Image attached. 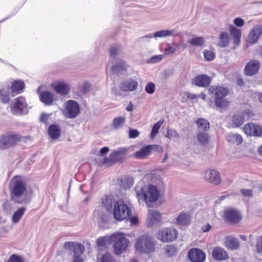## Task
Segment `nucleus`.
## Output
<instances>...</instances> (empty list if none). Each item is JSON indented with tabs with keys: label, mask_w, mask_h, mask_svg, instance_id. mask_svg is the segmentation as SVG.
<instances>
[{
	"label": "nucleus",
	"mask_w": 262,
	"mask_h": 262,
	"mask_svg": "<svg viewBox=\"0 0 262 262\" xmlns=\"http://www.w3.org/2000/svg\"><path fill=\"white\" fill-rule=\"evenodd\" d=\"M255 249L257 252H262V235L257 238Z\"/></svg>",
	"instance_id": "obj_53"
},
{
	"label": "nucleus",
	"mask_w": 262,
	"mask_h": 262,
	"mask_svg": "<svg viewBox=\"0 0 262 262\" xmlns=\"http://www.w3.org/2000/svg\"><path fill=\"white\" fill-rule=\"evenodd\" d=\"M66 109L63 112L64 116L67 118L73 119L76 117L79 114L80 107L75 101L70 100L66 102Z\"/></svg>",
	"instance_id": "obj_10"
},
{
	"label": "nucleus",
	"mask_w": 262,
	"mask_h": 262,
	"mask_svg": "<svg viewBox=\"0 0 262 262\" xmlns=\"http://www.w3.org/2000/svg\"><path fill=\"white\" fill-rule=\"evenodd\" d=\"M121 54V47L119 45L112 46L110 49V55L111 60L110 61H114L118 59Z\"/></svg>",
	"instance_id": "obj_28"
},
{
	"label": "nucleus",
	"mask_w": 262,
	"mask_h": 262,
	"mask_svg": "<svg viewBox=\"0 0 262 262\" xmlns=\"http://www.w3.org/2000/svg\"><path fill=\"white\" fill-rule=\"evenodd\" d=\"M260 67L259 62L253 60L248 62L244 69L245 73L247 76H253L258 71Z\"/></svg>",
	"instance_id": "obj_20"
},
{
	"label": "nucleus",
	"mask_w": 262,
	"mask_h": 262,
	"mask_svg": "<svg viewBox=\"0 0 262 262\" xmlns=\"http://www.w3.org/2000/svg\"><path fill=\"white\" fill-rule=\"evenodd\" d=\"M188 257L192 262H202L205 259V253L197 248L191 249L188 253Z\"/></svg>",
	"instance_id": "obj_18"
},
{
	"label": "nucleus",
	"mask_w": 262,
	"mask_h": 262,
	"mask_svg": "<svg viewBox=\"0 0 262 262\" xmlns=\"http://www.w3.org/2000/svg\"><path fill=\"white\" fill-rule=\"evenodd\" d=\"M253 136H262V127L259 125L254 124Z\"/></svg>",
	"instance_id": "obj_52"
},
{
	"label": "nucleus",
	"mask_w": 262,
	"mask_h": 262,
	"mask_svg": "<svg viewBox=\"0 0 262 262\" xmlns=\"http://www.w3.org/2000/svg\"><path fill=\"white\" fill-rule=\"evenodd\" d=\"M210 94L214 97V103L216 107H225L228 101L225 98L229 93L228 89L221 86H211L208 89Z\"/></svg>",
	"instance_id": "obj_3"
},
{
	"label": "nucleus",
	"mask_w": 262,
	"mask_h": 262,
	"mask_svg": "<svg viewBox=\"0 0 262 262\" xmlns=\"http://www.w3.org/2000/svg\"><path fill=\"white\" fill-rule=\"evenodd\" d=\"M240 192L245 197L252 198L253 196L252 190L251 189H242Z\"/></svg>",
	"instance_id": "obj_55"
},
{
	"label": "nucleus",
	"mask_w": 262,
	"mask_h": 262,
	"mask_svg": "<svg viewBox=\"0 0 262 262\" xmlns=\"http://www.w3.org/2000/svg\"><path fill=\"white\" fill-rule=\"evenodd\" d=\"M126 149L121 148L114 151L108 158L103 159L102 163L107 165H111L116 162L121 161L124 159L126 156Z\"/></svg>",
	"instance_id": "obj_9"
},
{
	"label": "nucleus",
	"mask_w": 262,
	"mask_h": 262,
	"mask_svg": "<svg viewBox=\"0 0 262 262\" xmlns=\"http://www.w3.org/2000/svg\"><path fill=\"white\" fill-rule=\"evenodd\" d=\"M262 35V25H256L250 31L246 41L249 45L255 43Z\"/></svg>",
	"instance_id": "obj_11"
},
{
	"label": "nucleus",
	"mask_w": 262,
	"mask_h": 262,
	"mask_svg": "<svg viewBox=\"0 0 262 262\" xmlns=\"http://www.w3.org/2000/svg\"><path fill=\"white\" fill-rule=\"evenodd\" d=\"M162 221L161 214L156 210H149L147 217V224L148 227H152Z\"/></svg>",
	"instance_id": "obj_16"
},
{
	"label": "nucleus",
	"mask_w": 262,
	"mask_h": 262,
	"mask_svg": "<svg viewBox=\"0 0 262 262\" xmlns=\"http://www.w3.org/2000/svg\"><path fill=\"white\" fill-rule=\"evenodd\" d=\"M196 137L198 142L201 144L205 145L208 143L209 136L206 132L199 131Z\"/></svg>",
	"instance_id": "obj_38"
},
{
	"label": "nucleus",
	"mask_w": 262,
	"mask_h": 262,
	"mask_svg": "<svg viewBox=\"0 0 262 262\" xmlns=\"http://www.w3.org/2000/svg\"><path fill=\"white\" fill-rule=\"evenodd\" d=\"M101 262H116L113 258L112 256L108 254H106L103 255L101 258Z\"/></svg>",
	"instance_id": "obj_59"
},
{
	"label": "nucleus",
	"mask_w": 262,
	"mask_h": 262,
	"mask_svg": "<svg viewBox=\"0 0 262 262\" xmlns=\"http://www.w3.org/2000/svg\"><path fill=\"white\" fill-rule=\"evenodd\" d=\"M132 213L130 209L126 205L123 200H120L114 203L113 215L117 221H122L127 219Z\"/></svg>",
	"instance_id": "obj_5"
},
{
	"label": "nucleus",
	"mask_w": 262,
	"mask_h": 262,
	"mask_svg": "<svg viewBox=\"0 0 262 262\" xmlns=\"http://www.w3.org/2000/svg\"><path fill=\"white\" fill-rule=\"evenodd\" d=\"M114 245V251L117 255L121 254L127 248L129 241L127 239L124 234L116 233L113 235Z\"/></svg>",
	"instance_id": "obj_6"
},
{
	"label": "nucleus",
	"mask_w": 262,
	"mask_h": 262,
	"mask_svg": "<svg viewBox=\"0 0 262 262\" xmlns=\"http://www.w3.org/2000/svg\"><path fill=\"white\" fill-rule=\"evenodd\" d=\"M55 91L62 95H66L69 93L70 88L69 85L63 82L58 83L54 88Z\"/></svg>",
	"instance_id": "obj_35"
},
{
	"label": "nucleus",
	"mask_w": 262,
	"mask_h": 262,
	"mask_svg": "<svg viewBox=\"0 0 262 262\" xmlns=\"http://www.w3.org/2000/svg\"><path fill=\"white\" fill-rule=\"evenodd\" d=\"M226 140L228 142L237 145L241 144L243 141L241 135L232 133L227 134Z\"/></svg>",
	"instance_id": "obj_30"
},
{
	"label": "nucleus",
	"mask_w": 262,
	"mask_h": 262,
	"mask_svg": "<svg viewBox=\"0 0 262 262\" xmlns=\"http://www.w3.org/2000/svg\"><path fill=\"white\" fill-rule=\"evenodd\" d=\"M113 242V235L100 237L97 240V245L99 250L105 248L107 245L111 244Z\"/></svg>",
	"instance_id": "obj_29"
},
{
	"label": "nucleus",
	"mask_w": 262,
	"mask_h": 262,
	"mask_svg": "<svg viewBox=\"0 0 262 262\" xmlns=\"http://www.w3.org/2000/svg\"><path fill=\"white\" fill-rule=\"evenodd\" d=\"M51 114L42 113L40 117V121L43 123H47Z\"/></svg>",
	"instance_id": "obj_61"
},
{
	"label": "nucleus",
	"mask_w": 262,
	"mask_h": 262,
	"mask_svg": "<svg viewBox=\"0 0 262 262\" xmlns=\"http://www.w3.org/2000/svg\"><path fill=\"white\" fill-rule=\"evenodd\" d=\"M48 134L52 139H58L60 135V130L58 125H51L48 128Z\"/></svg>",
	"instance_id": "obj_31"
},
{
	"label": "nucleus",
	"mask_w": 262,
	"mask_h": 262,
	"mask_svg": "<svg viewBox=\"0 0 262 262\" xmlns=\"http://www.w3.org/2000/svg\"><path fill=\"white\" fill-rule=\"evenodd\" d=\"M155 243L153 238L147 234L140 235L136 240L135 248L139 253H149L154 251Z\"/></svg>",
	"instance_id": "obj_4"
},
{
	"label": "nucleus",
	"mask_w": 262,
	"mask_h": 262,
	"mask_svg": "<svg viewBox=\"0 0 262 262\" xmlns=\"http://www.w3.org/2000/svg\"><path fill=\"white\" fill-rule=\"evenodd\" d=\"M176 251V248L172 245L167 246L165 249V252L168 256H172L174 255Z\"/></svg>",
	"instance_id": "obj_50"
},
{
	"label": "nucleus",
	"mask_w": 262,
	"mask_h": 262,
	"mask_svg": "<svg viewBox=\"0 0 262 262\" xmlns=\"http://www.w3.org/2000/svg\"><path fill=\"white\" fill-rule=\"evenodd\" d=\"M230 42V37L228 34L226 32H221L219 36V46L222 48L227 47Z\"/></svg>",
	"instance_id": "obj_34"
},
{
	"label": "nucleus",
	"mask_w": 262,
	"mask_h": 262,
	"mask_svg": "<svg viewBox=\"0 0 262 262\" xmlns=\"http://www.w3.org/2000/svg\"><path fill=\"white\" fill-rule=\"evenodd\" d=\"M212 255L216 260L222 261L229 258V255L226 250L220 247L214 248L212 251Z\"/></svg>",
	"instance_id": "obj_21"
},
{
	"label": "nucleus",
	"mask_w": 262,
	"mask_h": 262,
	"mask_svg": "<svg viewBox=\"0 0 262 262\" xmlns=\"http://www.w3.org/2000/svg\"><path fill=\"white\" fill-rule=\"evenodd\" d=\"M10 188L12 200L19 204H28L31 196L27 191L26 184L20 176L14 177L10 182Z\"/></svg>",
	"instance_id": "obj_2"
},
{
	"label": "nucleus",
	"mask_w": 262,
	"mask_h": 262,
	"mask_svg": "<svg viewBox=\"0 0 262 262\" xmlns=\"http://www.w3.org/2000/svg\"><path fill=\"white\" fill-rule=\"evenodd\" d=\"M127 65L122 59L114 61H110L107 64V70L110 68L113 73H122L126 70Z\"/></svg>",
	"instance_id": "obj_12"
},
{
	"label": "nucleus",
	"mask_w": 262,
	"mask_h": 262,
	"mask_svg": "<svg viewBox=\"0 0 262 262\" xmlns=\"http://www.w3.org/2000/svg\"><path fill=\"white\" fill-rule=\"evenodd\" d=\"M196 124L199 131L201 130L204 131L208 130L210 128L209 122L205 119L199 118L196 121Z\"/></svg>",
	"instance_id": "obj_36"
},
{
	"label": "nucleus",
	"mask_w": 262,
	"mask_h": 262,
	"mask_svg": "<svg viewBox=\"0 0 262 262\" xmlns=\"http://www.w3.org/2000/svg\"><path fill=\"white\" fill-rule=\"evenodd\" d=\"M233 23L237 27H241L244 24V20L240 17H237L234 19Z\"/></svg>",
	"instance_id": "obj_60"
},
{
	"label": "nucleus",
	"mask_w": 262,
	"mask_h": 262,
	"mask_svg": "<svg viewBox=\"0 0 262 262\" xmlns=\"http://www.w3.org/2000/svg\"><path fill=\"white\" fill-rule=\"evenodd\" d=\"M84 251V246L81 244H78L74 247L73 252L74 255H82Z\"/></svg>",
	"instance_id": "obj_45"
},
{
	"label": "nucleus",
	"mask_w": 262,
	"mask_h": 262,
	"mask_svg": "<svg viewBox=\"0 0 262 262\" xmlns=\"http://www.w3.org/2000/svg\"><path fill=\"white\" fill-rule=\"evenodd\" d=\"M190 221L191 216L188 213L182 212L177 216L176 223L181 226H187Z\"/></svg>",
	"instance_id": "obj_25"
},
{
	"label": "nucleus",
	"mask_w": 262,
	"mask_h": 262,
	"mask_svg": "<svg viewBox=\"0 0 262 262\" xmlns=\"http://www.w3.org/2000/svg\"><path fill=\"white\" fill-rule=\"evenodd\" d=\"M20 136L18 134L8 133L0 137V149L8 148L19 141Z\"/></svg>",
	"instance_id": "obj_8"
},
{
	"label": "nucleus",
	"mask_w": 262,
	"mask_h": 262,
	"mask_svg": "<svg viewBox=\"0 0 262 262\" xmlns=\"http://www.w3.org/2000/svg\"><path fill=\"white\" fill-rule=\"evenodd\" d=\"M192 83L199 87L206 88L211 83V78L207 75L202 74L195 76L192 80Z\"/></svg>",
	"instance_id": "obj_17"
},
{
	"label": "nucleus",
	"mask_w": 262,
	"mask_h": 262,
	"mask_svg": "<svg viewBox=\"0 0 262 262\" xmlns=\"http://www.w3.org/2000/svg\"><path fill=\"white\" fill-rule=\"evenodd\" d=\"M177 236L178 231L173 227L161 228L157 235V238L163 243L172 242Z\"/></svg>",
	"instance_id": "obj_7"
},
{
	"label": "nucleus",
	"mask_w": 262,
	"mask_h": 262,
	"mask_svg": "<svg viewBox=\"0 0 262 262\" xmlns=\"http://www.w3.org/2000/svg\"><path fill=\"white\" fill-rule=\"evenodd\" d=\"M167 136L169 138H178L179 137V135L176 130L173 129H168L167 130Z\"/></svg>",
	"instance_id": "obj_57"
},
{
	"label": "nucleus",
	"mask_w": 262,
	"mask_h": 262,
	"mask_svg": "<svg viewBox=\"0 0 262 262\" xmlns=\"http://www.w3.org/2000/svg\"><path fill=\"white\" fill-rule=\"evenodd\" d=\"M178 46L175 43H168L165 49V54L171 55L174 54L178 50Z\"/></svg>",
	"instance_id": "obj_42"
},
{
	"label": "nucleus",
	"mask_w": 262,
	"mask_h": 262,
	"mask_svg": "<svg viewBox=\"0 0 262 262\" xmlns=\"http://www.w3.org/2000/svg\"><path fill=\"white\" fill-rule=\"evenodd\" d=\"M40 100L46 105H51L54 101V96L52 93L48 91H45L40 93Z\"/></svg>",
	"instance_id": "obj_24"
},
{
	"label": "nucleus",
	"mask_w": 262,
	"mask_h": 262,
	"mask_svg": "<svg viewBox=\"0 0 262 262\" xmlns=\"http://www.w3.org/2000/svg\"><path fill=\"white\" fill-rule=\"evenodd\" d=\"M27 107L26 99L23 97H19L14 100L12 107L14 113H22L25 111Z\"/></svg>",
	"instance_id": "obj_19"
},
{
	"label": "nucleus",
	"mask_w": 262,
	"mask_h": 262,
	"mask_svg": "<svg viewBox=\"0 0 262 262\" xmlns=\"http://www.w3.org/2000/svg\"><path fill=\"white\" fill-rule=\"evenodd\" d=\"M138 83L137 81L132 79H127L120 83V88L124 92H132L135 91L138 87Z\"/></svg>",
	"instance_id": "obj_22"
},
{
	"label": "nucleus",
	"mask_w": 262,
	"mask_h": 262,
	"mask_svg": "<svg viewBox=\"0 0 262 262\" xmlns=\"http://www.w3.org/2000/svg\"><path fill=\"white\" fill-rule=\"evenodd\" d=\"M224 217L226 221L230 223H237L242 218L239 211L232 208L225 210Z\"/></svg>",
	"instance_id": "obj_14"
},
{
	"label": "nucleus",
	"mask_w": 262,
	"mask_h": 262,
	"mask_svg": "<svg viewBox=\"0 0 262 262\" xmlns=\"http://www.w3.org/2000/svg\"><path fill=\"white\" fill-rule=\"evenodd\" d=\"M254 127V124L248 123L245 124L243 127V130L246 134L249 136H252L253 134V130Z\"/></svg>",
	"instance_id": "obj_44"
},
{
	"label": "nucleus",
	"mask_w": 262,
	"mask_h": 262,
	"mask_svg": "<svg viewBox=\"0 0 262 262\" xmlns=\"http://www.w3.org/2000/svg\"><path fill=\"white\" fill-rule=\"evenodd\" d=\"M188 42L193 46L201 47L204 43V39L202 37H196L189 40Z\"/></svg>",
	"instance_id": "obj_43"
},
{
	"label": "nucleus",
	"mask_w": 262,
	"mask_h": 262,
	"mask_svg": "<svg viewBox=\"0 0 262 262\" xmlns=\"http://www.w3.org/2000/svg\"><path fill=\"white\" fill-rule=\"evenodd\" d=\"M158 148L156 145H149L142 147L140 150L137 151L135 156L136 158L139 159L144 158L149 155L152 150H154Z\"/></svg>",
	"instance_id": "obj_23"
},
{
	"label": "nucleus",
	"mask_w": 262,
	"mask_h": 262,
	"mask_svg": "<svg viewBox=\"0 0 262 262\" xmlns=\"http://www.w3.org/2000/svg\"><path fill=\"white\" fill-rule=\"evenodd\" d=\"M204 56L206 60L211 61L214 59L215 55L212 51L205 50L204 51Z\"/></svg>",
	"instance_id": "obj_48"
},
{
	"label": "nucleus",
	"mask_w": 262,
	"mask_h": 262,
	"mask_svg": "<svg viewBox=\"0 0 262 262\" xmlns=\"http://www.w3.org/2000/svg\"><path fill=\"white\" fill-rule=\"evenodd\" d=\"M150 179L152 184L146 185L144 181L139 182L136 185L134 190L139 203L141 201L148 203L156 202L160 196L161 190L164 187V183L162 179L155 174H148L144 179Z\"/></svg>",
	"instance_id": "obj_1"
},
{
	"label": "nucleus",
	"mask_w": 262,
	"mask_h": 262,
	"mask_svg": "<svg viewBox=\"0 0 262 262\" xmlns=\"http://www.w3.org/2000/svg\"><path fill=\"white\" fill-rule=\"evenodd\" d=\"M129 138L131 139L136 138L139 135V132L136 129H129Z\"/></svg>",
	"instance_id": "obj_56"
},
{
	"label": "nucleus",
	"mask_w": 262,
	"mask_h": 262,
	"mask_svg": "<svg viewBox=\"0 0 262 262\" xmlns=\"http://www.w3.org/2000/svg\"><path fill=\"white\" fill-rule=\"evenodd\" d=\"M8 262H23V260L19 256L13 254L10 257Z\"/></svg>",
	"instance_id": "obj_54"
},
{
	"label": "nucleus",
	"mask_w": 262,
	"mask_h": 262,
	"mask_svg": "<svg viewBox=\"0 0 262 262\" xmlns=\"http://www.w3.org/2000/svg\"><path fill=\"white\" fill-rule=\"evenodd\" d=\"M0 100L4 103L8 102L10 100L9 94L0 90Z\"/></svg>",
	"instance_id": "obj_49"
},
{
	"label": "nucleus",
	"mask_w": 262,
	"mask_h": 262,
	"mask_svg": "<svg viewBox=\"0 0 262 262\" xmlns=\"http://www.w3.org/2000/svg\"><path fill=\"white\" fill-rule=\"evenodd\" d=\"M81 256V255H74L73 262H83V259Z\"/></svg>",
	"instance_id": "obj_64"
},
{
	"label": "nucleus",
	"mask_w": 262,
	"mask_h": 262,
	"mask_svg": "<svg viewBox=\"0 0 262 262\" xmlns=\"http://www.w3.org/2000/svg\"><path fill=\"white\" fill-rule=\"evenodd\" d=\"M27 209L25 207H20L13 213L11 221L13 224L18 223L23 216Z\"/></svg>",
	"instance_id": "obj_32"
},
{
	"label": "nucleus",
	"mask_w": 262,
	"mask_h": 262,
	"mask_svg": "<svg viewBox=\"0 0 262 262\" xmlns=\"http://www.w3.org/2000/svg\"><path fill=\"white\" fill-rule=\"evenodd\" d=\"M155 85L152 82H148L145 88L146 92L149 94H153L155 91Z\"/></svg>",
	"instance_id": "obj_51"
},
{
	"label": "nucleus",
	"mask_w": 262,
	"mask_h": 262,
	"mask_svg": "<svg viewBox=\"0 0 262 262\" xmlns=\"http://www.w3.org/2000/svg\"><path fill=\"white\" fill-rule=\"evenodd\" d=\"M11 87L13 92L21 93L25 88V83L22 80H17L13 83Z\"/></svg>",
	"instance_id": "obj_40"
},
{
	"label": "nucleus",
	"mask_w": 262,
	"mask_h": 262,
	"mask_svg": "<svg viewBox=\"0 0 262 262\" xmlns=\"http://www.w3.org/2000/svg\"><path fill=\"white\" fill-rule=\"evenodd\" d=\"M211 226L209 224H206L202 227V230L204 232H207L210 231L211 229Z\"/></svg>",
	"instance_id": "obj_63"
},
{
	"label": "nucleus",
	"mask_w": 262,
	"mask_h": 262,
	"mask_svg": "<svg viewBox=\"0 0 262 262\" xmlns=\"http://www.w3.org/2000/svg\"><path fill=\"white\" fill-rule=\"evenodd\" d=\"M163 58V56L162 55H158L152 56L149 59V62L150 63H156L160 61Z\"/></svg>",
	"instance_id": "obj_58"
},
{
	"label": "nucleus",
	"mask_w": 262,
	"mask_h": 262,
	"mask_svg": "<svg viewBox=\"0 0 262 262\" xmlns=\"http://www.w3.org/2000/svg\"><path fill=\"white\" fill-rule=\"evenodd\" d=\"M162 123H163V121H161V120H160L157 123H156L155 124H154V125L153 126V127L152 128L151 132L150 133V138H153L156 136V134L158 133V130H159V128H160Z\"/></svg>",
	"instance_id": "obj_47"
},
{
	"label": "nucleus",
	"mask_w": 262,
	"mask_h": 262,
	"mask_svg": "<svg viewBox=\"0 0 262 262\" xmlns=\"http://www.w3.org/2000/svg\"><path fill=\"white\" fill-rule=\"evenodd\" d=\"M205 180L214 185H219L221 182V178L219 172L213 169H207L203 173Z\"/></svg>",
	"instance_id": "obj_13"
},
{
	"label": "nucleus",
	"mask_w": 262,
	"mask_h": 262,
	"mask_svg": "<svg viewBox=\"0 0 262 262\" xmlns=\"http://www.w3.org/2000/svg\"><path fill=\"white\" fill-rule=\"evenodd\" d=\"M229 28L231 35L233 39L234 44L238 45L241 42V38L242 37L241 30L232 25H230Z\"/></svg>",
	"instance_id": "obj_26"
},
{
	"label": "nucleus",
	"mask_w": 262,
	"mask_h": 262,
	"mask_svg": "<svg viewBox=\"0 0 262 262\" xmlns=\"http://www.w3.org/2000/svg\"><path fill=\"white\" fill-rule=\"evenodd\" d=\"M178 33L174 29L171 30H163L156 32L153 35L151 34H147L141 37L140 39L143 40L145 38H151L153 37L155 38H165L168 36L177 35Z\"/></svg>",
	"instance_id": "obj_15"
},
{
	"label": "nucleus",
	"mask_w": 262,
	"mask_h": 262,
	"mask_svg": "<svg viewBox=\"0 0 262 262\" xmlns=\"http://www.w3.org/2000/svg\"><path fill=\"white\" fill-rule=\"evenodd\" d=\"M244 114L233 116L232 120L233 124L236 127L241 126L244 122Z\"/></svg>",
	"instance_id": "obj_41"
},
{
	"label": "nucleus",
	"mask_w": 262,
	"mask_h": 262,
	"mask_svg": "<svg viewBox=\"0 0 262 262\" xmlns=\"http://www.w3.org/2000/svg\"><path fill=\"white\" fill-rule=\"evenodd\" d=\"M114 204L113 196L106 195L101 198V204L102 206L108 211L112 209L113 204Z\"/></svg>",
	"instance_id": "obj_33"
},
{
	"label": "nucleus",
	"mask_w": 262,
	"mask_h": 262,
	"mask_svg": "<svg viewBox=\"0 0 262 262\" xmlns=\"http://www.w3.org/2000/svg\"><path fill=\"white\" fill-rule=\"evenodd\" d=\"M225 246L230 250L237 249L239 246L238 239L232 236H228L226 238L225 242Z\"/></svg>",
	"instance_id": "obj_27"
},
{
	"label": "nucleus",
	"mask_w": 262,
	"mask_h": 262,
	"mask_svg": "<svg viewBox=\"0 0 262 262\" xmlns=\"http://www.w3.org/2000/svg\"><path fill=\"white\" fill-rule=\"evenodd\" d=\"M110 149L108 147H103L99 151L98 156L104 157L109 151ZM104 158H103L104 159Z\"/></svg>",
	"instance_id": "obj_62"
},
{
	"label": "nucleus",
	"mask_w": 262,
	"mask_h": 262,
	"mask_svg": "<svg viewBox=\"0 0 262 262\" xmlns=\"http://www.w3.org/2000/svg\"><path fill=\"white\" fill-rule=\"evenodd\" d=\"M133 179L126 177L121 180L120 185L121 188L126 190L129 188L133 185Z\"/></svg>",
	"instance_id": "obj_39"
},
{
	"label": "nucleus",
	"mask_w": 262,
	"mask_h": 262,
	"mask_svg": "<svg viewBox=\"0 0 262 262\" xmlns=\"http://www.w3.org/2000/svg\"><path fill=\"white\" fill-rule=\"evenodd\" d=\"M125 122V118L124 117L120 116L115 118L113 123V127L116 129L118 130L122 128Z\"/></svg>",
	"instance_id": "obj_37"
},
{
	"label": "nucleus",
	"mask_w": 262,
	"mask_h": 262,
	"mask_svg": "<svg viewBox=\"0 0 262 262\" xmlns=\"http://www.w3.org/2000/svg\"><path fill=\"white\" fill-rule=\"evenodd\" d=\"M95 216H97L99 219V222L100 223H105L107 222L108 220V216L107 214H105L103 213H99L98 212L95 211L94 213Z\"/></svg>",
	"instance_id": "obj_46"
}]
</instances>
